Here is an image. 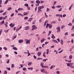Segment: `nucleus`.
<instances>
[{"label": "nucleus", "mask_w": 74, "mask_h": 74, "mask_svg": "<svg viewBox=\"0 0 74 74\" xmlns=\"http://www.w3.org/2000/svg\"><path fill=\"white\" fill-rule=\"evenodd\" d=\"M24 41L26 42V43L27 44H30V40H28L27 39H25L24 40Z\"/></svg>", "instance_id": "obj_1"}, {"label": "nucleus", "mask_w": 74, "mask_h": 74, "mask_svg": "<svg viewBox=\"0 0 74 74\" xmlns=\"http://www.w3.org/2000/svg\"><path fill=\"white\" fill-rule=\"evenodd\" d=\"M32 28L31 29V30H36L37 29V27L36 26V25H34L32 26Z\"/></svg>", "instance_id": "obj_2"}, {"label": "nucleus", "mask_w": 74, "mask_h": 74, "mask_svg": "<svg viewBox=\"0 0 74 74\" xmlns=\"http://www.w3.org/2000/svg\"><path fill=\"white\" fill-rule=\"evenodd\" d=\"M22 27L21 26L19 28H17L16 30V32H18L19 30H20L22 29Z\"/></svg>", "instance_id": "obj_3"}, {"label": "nucleus", "mask_w": 74, "mask_h": 74, "mask_svg": "<svg viewBox=\"0 0 74 74\" xmlns=\"http://www.w3.org/2000/svg\"><path fill=\"white\" fill-rule=\"evenodd\" d=\"M29 29H30V27H29V26H27L25 27V30H28Z\"/></svg>", "instance_id": "obj_4"}, {"label": "nucleus", "mask_w": 74, "mask_h": 74, "mask_svg": "<svg viewBox=\"0 0 74 74\" xmlns=\"http://www.w3.org/2000/svg\"><path fill=\"white\" fill-rule=\"evenodd\" d=\"M56 29H57V32H60V27H57V28H56Z\"/></svg>", "instance_id": "obj_5"}, {"label": "nucleus", "mask_w": 74, "mask_h": 74, "mask_svg": "<svg viewBox=\"0 0 74 74\" xmlns=\"http://www.w3.org/2000/svg\"><path fill=\"white\" fill-rule=\"evenodd\" d=\"M56 16H60L61 18H62V14H57L56 15Z\"/></svg>", "instance_id": "obj_6"}, {"label": "nucleus", "mask_w": 74, "mask_h": 74, "mask_svg": "<svg viewBox=\"0 0 74 74\" xmlns=\"http://www.w3.org/2000/svg\"><path fill=\"white\" fill-rule=\"evenodd\" d=\"M23 42V40L22 39H21L18 40V42H19V43H20V44L22 43V42Z\"/></svg>", "instance_id": "obj_7"}, {"label": "nucleus", "mask_w": 74, "mask_h": 74, "mask_svg": "<svg viewBox=\"0 0 74 74\" xmlns=\"http://www.w3.org/2000/svg\"><path fill=\"white\" fill-rule=\"evenodd\" d=\"M44 7L43 6H39V7L38 8V9H39L40 10H41V9L44 8Z\"/></svg>", "instance_id": "obj_8"}, {"label": "nucleus", "mask_w": 74, "mask_h": 74, "mask_svg": "<svg viewBox=\"0 0 74 74\" xmlns=\"http://www.w3.org/2000/svg\"><path fill=\"white\" fill-rule=\"evenodd\" d=\"M22 10H23V9L22 8H19L18 9V11H22Z\"/></svg>", "instance_id": "obj_9"}, {"label": "nucleus", "mask_w": 74, "mask_h": 74, "mask_svg": "<svg viewBox=\"0 0 74 74\" xmlns=\"http://www.w3.org/2000/svg\"><path fill=\"white\" fill-rule=\"evenodd\" d=\"M7 18V16H6L4 17H1L0 19H6V18Z\"/></svg>", "instance_id": "obj_10"}, {"label": "nucleus", "mask_w": 74, "mask_h": 74, "mask_svg": "<svg viewBox=\"0 0 74 74\" xmlns=\"http://www.w3.org/2000/svg\"><path fill=\"white\" fill-rule=\"evenodd\" d=\"M28 14V13L27 12H24L23 13V15L26 16Z\"/></svg>", "instance_id": "obj_11"}, {"label": "nucleus", "mask_w": 74, "mask_h": 74, "mask_svg": "<svg viewBox=\"0 0 74 74\" xmlns=\"http://www.w3.org/2000/svg\"><path fill=\"white\" fill-rule=\"evenodd\" d=\"M36 4H39L40 3V1H39V0H37L36 1Z\"/></svg>", "instance_id": "obj_12"}, {"label": "nucleus", "mask_w": 74, "mask_h": 74, "mask_svg": "<svg viewBox=\"0 0 74 74\" xmlns=\"http://www.w3.org/2000/svg\"><path fill=\"white\" fill-rule=\"evenodd\" d=\"M52 41L54 42H56V43H58V41L54 39H53Z\"/></svg>", "instance_id": "obj_13"}, {"label": "nucleus", "mask_w": 74, "mask_h": 74, "mask_svg": "<svg viewBox=\"0 0 74 74\" xmlns=\"http://www.w3.org/2000/svg\"><path fill=\"white\" fill-rule=\"evenodd\" d=\"M45 53H46V52H44L43 54V56L45 58H46V56H45Z\"/></svg>", "instance_id": "obj_14"}, {"label": "nucleus", "mask_w": 74, "mask_h": 74, "mask_svg": "<svg viewBox=\"0 0 74 74\" xmlns=\"http://www.w3.org/2000/svg\"><path fill=\"white\" fill-rule=\"evenodd\" d=\"M41 55V53L39 52L38 53V56H40Z\"/></svg>", "instance_id": "obj_15"}, {"label": "nucleus", "mask_w": 74, "mask_h": 74, "mask_svg": "<svg viewBox=\"0 0 74 74\" xmlns=\"http://www.w3.org/2000/svg\"><path fill=\"white\" fill-rule=\"evenodd\" d=\"M73 58V56L71 55L69 56V59L70 60H71Z\"/></svg>", "instance_id": "obj_16"}, {"label": "nucleus", "mask_w": 74, "mask_h": 74, "mask_svg": "<svg viewBox=\"0 0 74 74\" xmlns=\"http://www.w3.org/2000/svg\"><path fill=\"white\" fill-rule=\"evenodd\" d=\"M13 49H14L15 51H17V50H18V49L15 47H13Z\"/></svg>", "instance_id": "obj_17"}, {"label": "nucleus", "mask_w": 74, "mask_h": 74, "mask_svg": "<svg viewBox=\"0 0 74 74\" xmlns=\"http://www.w3.org/2000/svg\"><path fill=\"white\" fill-rule=\"evenodd\" d=\"M45 41V38H43L40 41L41 42H43Z\"/></svg>", "instance_id": "obj_18"}, {"label": "nucleus", "mask_w": 74, "mask_h": 74, "mask_svg": "<svg viewBox=\"0 0 74 74\" xmlns=\"http://www.w3.org/2000/svg\"><path fill=\"white\" fill-rule=\"evenodd\" d=\"M31 64H32V62H29L28 64V66H31Z\"/></svg>", "instance_id": "obj_19"}, {"label": "nucleus", "mask_w": 74, "mask_h": 74, "mask_svg": "<svg viewBox=\"0 0 74 74\" xmlns=\"http://www.w3.org/2000/svg\"><path fill=\"white\" fill-rule=\"evenodd\" d=\"M11 10H12V8H11V7L8 8L7 9V10L8 11H10Z\"/></svg>", "instance_id": "obj_20"}, {"label": "nucleus", "mask_w": 74, "mask_h": 74, "mask_svg": "<svg viewBox=\"0 0 74 74\" xmlns=\"http://www.w3.org/2000/svg\"><path fill=\"white\" fill-rule=\"evenodd\" d=\"M40 71L42 73H44V69H40Z\"/></svg>", "instance_id": "obj_21"}, {"label": "nucleus", "mask_w": 74, "mask_h": 74, "mask_svg": "<svg viewBox=\"0 0 74 74\" xmlns=\"http://www.w3.org/2000/svg\"><path fill=\"white\" fill-rule=\"evenodd\" d=\"M4 21H3L0 23V25H2L4 24Z\"/></svg>", "instance_id": "obj_22"}, {"label": "nucleus", "mask_w": 74, "mask_h": 74, "mask_svg": "<svg viewBox=\"0 0 74 74\" xmlns=\"http://www.w3.org/2000/svg\"><path fill=\"white\" fill-rule=\"evenodd\" d=\"M53 67H55V65H53L51 66L50 68V69L51 70L52 69H53Z\"/></svg>", "instance_id": "obj_23"}, {"label": "nucleus", "mask_w": 74, "mask_h": 74, "mask_svg": "<svg viewBox=\"0 0 74 74\" xmlns=\"http://www.w3.org/2000/svg\"><path fill=\"white\" fill-rule=\"evenodd\" d=\"M60 43H61V45H63V40H61Z\"/></svg>", "instance_id": "obj_24"}, {"label": "nucleus", "mask_w": 74, "mask_h": 74, "mask_svg": "<svg viewBox=\"0 0 74 74\" xmlns=\"http://www.w3.org/2000/svg\"><path fill=\"white\" fill-rule=\"evenodd\" d=\"M8 0H6L4 2V4H7V3H8Z\"/></svg>", "instance_id": "obj_25"}, {"label": "nucleus", "mask_w": 74, "mask_h": 74, "mask_svg": "<svg viewBox=\"0 0 74 74\" xmlns=\"http://www.w3.org/2000/svg\"><path fill=\"white\" fill-rule=\"evenodd\" d=\"M47 52L46 53L47 54V55L49 53V49H47L46 50Z\"/></svg>", "instance_id": "obj_26"}, {"label": "nucleus", "mask_w": 74, "mask_h": 74, "mask_svg": "<svg viewBox=\"0 0 74 74\" xmlns=\"http://www.w3.org/2000/svg\"><path fill=\"white\" fill-rule=\"evenodd\" d=\"M43 65H44V64H43V63H41L40 64V66H41L42 67V68H43V67H44V66H43Z\"/></svg>", "instance_id": "obj_27"}, {"label": "nucleus", "mask_w": 74, "mask_h": 74, "mask_svg": "<svg viewBox=\"0 0 74 74\" xmlns=\"http://www.w3.org/2000/svg\"><path fill=\"white\" fill-rule=\"evenodd\" d=\"M51 38H55V36H54V35L52 34V36L51 37Z\"/></svg>", "instance_id": "obj_28"}, {"label": "nucleus", "mask_w": 74, "mask_h": 74, "mask_svg": "<svg viewBox=\"0 0 74 74\" xmlns=\"http://www.w3.org/2000/svg\"><path fill=\"white\" fill-rule=\"evenodd\" d=\"M16 35H15V36H13L12 38V40H14L15 38H16Z\"/></svg>", "instance_id": "obj_29"}, {"label": "nucleus", "mask_w": 74, "mask_h": 74, "mask_svg": "<svg viewBox=\"0 0 74 74\" xmlns=\"http://www.w3.org/2000/svg\"><path fill=\"white\" fill-rule=\"evenodd\" d=\"M62 7L60 5H58L57 6H56V8H60V7Z\"/></svg>", "instance_id": "obj_30"}, {"label": "nucleus", "mask_w": 74, "mask_h": 74, "mask_svg": "<svg viewBox=\"0 0 74 74\" xmlns=\"http://www.w3.org/2000/svg\"><path fill=\"white\" fill-rule=\"evenodd\" d=\"M28 70H32L33 69V68L32 67H31V68H28Z\"/></svg>", "instance_id": "obj_31"}, {"label": "nucleus", "mask_w": 74, "mask_h": 74, "mask_svg": "<svg viewBox=\"0 0 74 74\" xmlns=\"http://www.w3.org/2000/svg\"><path fill=\"white\" fill-rule=\"evenodd\" d=\"M51 33H52V31H49L48 35L49 36V35H50V34H51Z\"/></svg>", "instance_id": "obj_32"}, {"label": "nucleus", "mask_w": 74, "mask_h": 74, "mask_svg": "<svg viewBox=\"0 0 74 74\" xmlns=\"http://www.w3.org/2000/svg\"><path fill=\"white\" fill-rule=\"evenodd\" d=\"M38 12H41V11H42L40 9H38Z\"/></svg>", "instance_id": "obj_33"}, {"label": "nucleus", "mask_w": 74, "mask_h": 74, "mask_svg": "<svg viewBox=\"0 0 74 74\" xmlns=\"http://www.w3.org/2000/svg\"><path fill=\"white\" fill-rule=\"evenodd\" d=\"M49 24L48 23H47V25L46 26V28H48L49 27Z\"/></svg>", "instance_id": "obj_34"}, {"label": "nucleus", "mask_w": 74, "mask_h": 74, "mask_svg": "<svg viewBox=\"0 0 74 74\" xmlns=\"http://www.w3.org/2000/svg\"><path fill=\"white\" fill-rule=\"evenodd\" d=\"M24 5L25 6H26V7H28V6H29V5L27 3H25L24 4Z\"/></svg>", "instance_id": "obj_35"}, {"label": "nucleus", "mask_w": 74, "mask_h": 74, "mask_svg": "<svg viewBox=\"0 0 74 74\" xmlns=\"http://www.w3.org/2000/svg\"><path fill=\"white\" fill-rule=\"evenodd\" d=\"M18 15H21L22 17H23V15H22L21 14H20V13H18Z\"/></svg>", "instance_id": "obj_36"}, {"label": "nucleus", "mask_w": 74, "mask_h": 74, "mask_svg": "<svg viewBox=\"0 0 74 74\" xmlns=\"http://www.w3.org/2000/svg\"><path fill=\"white\" fill-rule=\"evenodd\" d=\"M7 24H8V22H6V24H5V27H8V25H7Z\"/></svg>", "instance_id": "obj_37"}, {"label": "nucleus", "mask_w": 74, "mask_h": 74, "mask_svg": "<svg viewBox=\"0 0 74 74\" xmlns=\"http://www.w3.org/2000/svg\"><path fill=\"white\" fill-rule=\"evenodd\" d=\"M63 50L62 49L58 53H62V52H63Z\"/></svg>", "instance_id": "obj_38"}, {"label": "nucleus", "mask_w": 74, "mask_h": 74, "mask_svg": "<svg viewBox=\"0 0 74 74\" xmlns=\"http://www.w3.org/2000/svg\"><path fill=\"white\" fill-rule=\"evenodd\" d=\"M4 10H0V13H3V12H4Z\"/></svg>", "instance_id": "obj_39"}, {"label": "nucleus", "mask_w": 74, "mask_h": 74, "mask_svg": "<svg viewBox=\"0 0 74 74\" xmlns=\"http://www.w3.org/2000/svg\"><path fill=\"white\" fill-rule=\"evenodd\" d=\"M7 74V71H4V74Z\"/></svg>", "instance_id": "obj_40"}, {"label": "nucleus", "mask_w": 74, "mask_h": 74, "mask_svg": "<svg viewBox=\"0 0 74 74\" xmlns=\"http://www.w3.org/2000/svg\"><path fill=\"white\" fill-rule=\"evenodd\" d=\"M65 27V26L64 25H62V26L61 27L62 29H63V28H64V27Z\"/></svg>", "instance_id": "obj_41"}, {"label": "nucleus", "mask_w": 74, "mask_h": 74, "mask_svg": "<svg viewBox=\"0 0 74 74\" xmlns=\"http://www.w3.org/2000/svg\"><path fill=\"white\" fill-rule=\"evenodd\" d=\"M70 67L71 68H72V69H74V66H72L71 65H70Z\"/></svg>", "instance_id": "obj_42"}, {"label": "nucleus", "mask_w": 74, "mask_h": 74, "mask_svg": "<svg viewBox=\"0 0 74 74\" xmlns=\"http://www.w3.org/2000/svg\"><path fill=\"white\" fill-rule=\"evenodd\" d=\"M9 30H5L4 32H5V33H7L8 32Z\"/></svg>", "instance_id": "obj_43"}, {"label": "nucleus", "mask_w": 74, "mask_h": 74, "mask_svg": "<svg viewBox=\"0 0 74 74\" xmlns=\"http://www.w3.org/2000/svg\"><path fill=\"white\" fill-rule=\"evenodd\" d=\"M45 16L46 18H48V15H47V14H46V13H45Z\"/></svg>", "instance_id": "obj_44"}, {"label": "nucleus", "mask_w": 74, "mask_h": 74, "mask_svg": "<svg viewBox=\"0 0 74 74\" xmlns=\"http://www.w3.org/2000/svg\"><path fill=\"white\" fill-rule=\"evenodd\" d=\"M49 29H51L52 27V25H51L49 24Z\"/></svg>", "instance_id": "obj_45"}, {"label": "nucleus", "mask_w": 74, "mask_h": 74, "mask_svg": "<svg viewBox=\"0 0 74 74\" xmlns=\"http://www.w3.org/2000/svg\"><path fill=\"white\" fill-rule=\"evenodd\" d=\"M33 57L35 59H37V57H36V56H35V55H34L33 56Z\"/></svg>", "instance_id": "obj_46"}, {"label": "nucleus", "mask_w": 74, "mask_h": 74, "mask_svg": "<svg viewBox=\"0 0 74 74\" xmlns=\"http://www.w3.org/2000/svg\"><path fill=\"white\" fill-rule=\"evenodd\" d=\"M51 8H52V9H55V6H53L51 7Z\"/></svg>", "instance_id": "obj_47"}, {"label": "nucleus", "mask_w": 74, "mask_h": 74, "mask_svg": "<svg viewBox=\"0 0 74 74\" xmlns=\"http://www.w3.org/2000/svg\"><path fill=\"white\" fill-rule=\"evenodd\" d=\"M49 8H47V12H49Z\"/></svg>", "instance_id": "obj_48"}, {"label": "nucleus", "mask_w": 74, "mask_h": 74, "mask_svg": "<svg viewBox=\"0 0 74 74\" xmlns=\"http://www.w3.org/2000/svg\"><path fill=\"white\" fill-rule=\"evenodd\" d=\"M67 66H69V67H70V63H67Z\"/></svg>", "instance_id": "obj_49"}, {"label": "nucleus", "mask_w": 74, "mask_h": 74, "mask_svg": "<svg viewBox=\"0 0 74 74\" xmlns=\"http://www.w3.org/2000/svg\"><path fill=\"white\" fill-rule=\"evenodd\" d=\"M62 8H61L60 9L58 10V11H59V12H60V11H62Z\"/></svg>", "instance_id": "obj_50"}, {"label": "nucleus", "mask_w": 74, "mask_h": 74, "mask_svg": "<svg viewBox=\"0 0 74 74\" xmlns=\"http://www.w3.org/2000/svg\"><path fill=\"white\" fill-rule=\"evenodd\" d=\"M5 14H6V12H5L2 14L3 15H5Z\"/></svg>", "instance_id": "obj_51"}, {"label": "nucleus", "mask_w": 74, "mask_h": 74, "mask_svg": "<svg viewBox=\"0 0 74 74\" xmlns=\"http://www.w3.org/2000/svg\"><path fill=\"white\" fill-rule=\"evenodd\" d=\"M3 48L5 50H7V48H6V47H4Z\"/></svg>", "instance_id": "obj_52"}, {"label": "nucleus", "mask_w": 74, "mask_h": 74, "mask_svg": "<svg viewBox=\"0 0 74 74\" xmlns=\"http://www.w3.org/2000/svg\"><path fill=\"white\" fill-rule=\"evenodd\" d=\"M57 74H60V71H58L56 72Z\"/></svg>", "instance_id": "obj_53"}, {"label": "nucleus", "mask_w": 74, "mask_h": 74, "mask_svg": "<svg viewBox=\"0 0 74 74\" xmlns=\"http://www.w3.org/2000/svg\"><path fill=\"white\" fill-rule=\"evenodd\" d=\"M12 68L14 67V64H12Z\"/></svg>", "instance_id": "obj_54"}, {"label": "nucleus", "mask_w": 74, "mask_h": 74, "mask_svg": "<svg viewBox=\"0 0 74 74\" xmlns=\"http://www.w3.org/2000/svg\"><path fill=\"white\" fill-rule=\"evenodd\" d=\"M26 68L25 67H24L23 68V70L24 71H25V70H26Z\"/></svg>", "instance_id": "obj_55"}, {"label": "nucleus", "mask_w": 74, "mask_h": 74, "mask_svg": "<svg viewBox=\"0 0 74 74\" xmlns=\"http://www.w3.org/2000/svg\"><path fill=\"white\" fill-rule=\"evenodd\" d=\"M65 16H66V14H64L62 15V17H65Z\"/></svg>", "instance_id": "obj_56"}, {"label": "nucleus", "mask_w": 74, "mask_h": 74, "mask_svg": "<svg viewBox=\"0 0 74 74\" xmlns=\"http://www.w3.org/2000/svg\"><path fill=\"white\" fill-rule=\"evenodd\" d=\"M38 60H41H41H42V58H38Z\"/></svg>", "instance_id": "obj_57"}, {"label": "nucleus", "mask_w": 74, "mask_h": 74, "mask_svg": "<svg viewBox=\"0 0 74 74\" xmlns=\"http://www.w3.org/2000/svg\"><path fill=\"white\" fill-rule=\"evenodd\" d=\"M68 25H69V26H72V24L71 23H69Z\"/></svg>", "instance_id": "obj_58"}, {"label": "nucleus", "mask_w": 74, "mask_h": 74, "mask_svg": "<svg viewBox=\"0 0 74 74\" xmlns=\"http://www.w3.org/2000/svg\"><path fill=\"white\" fill-rule=\"evenodd\" d=\"M27 8L28 10H30V8L29 7H27Z\"/></svg>", "instance_id": "obj_59"}, {"label": "nucleus", "mask_w": 74, "mask_h": 74, "mask_svg": "<svg viewBox=\"0 0 74 74\" xmlns=\"http://www.w3.org/2000/svg\"><path fill=\"white\" fill-rule=\"evenodd\" d=\"M32 20L31 19H29L28 20V22H31V21H32Z\"/></svg>", "instance_id": "obj_60"}, {"label": "nucleus", "mask_w": 74, "mask_h": 74, "mask_svg": "<svg viewBox=\"0 0 74 74\" xmlns=\"http://www.w3.org/2000/svg\"><path fill=\"white\" fill-rule=\"evenodd\" d=\"M64 34H65V36H66V35H67H67H68V33L66 32Z\"/></svg>", "instance_id": "obj_61"}, {"label": "nucleus", "mask_w": 74, "mask_h": 74, "mask_svg": "<svg viewBox=\"0 0 74 74\" xmlns=\"http://www.w3.org/2000/svg\"><path fill=\"white\" fill-rule=\"evenodd\" d=\"M57 3V2L56 1H55L54 3V5H55V4H56Z\"/></svg>", "instance_id": "obj_62"}, {"label": "nucleus", "mask_w": 74, "mask_h": 74, "mask_svg": "<svg viewBox=\"0 0 74 74\" xmlns=\"http://www.w3.org/2000/svg\"><path fill=\"white\" fill-rule=\"evenodd\" d=\"M72 28L71 29V30H73V29H74V26H72Z\"/></svg>", "instance_id": "obj_63"}, {"label": "nucleus", "mask_w": 74, "mask_h": 74, "mask_svg": "<svg viewBox=\"0 0 74 74\" xmlns=\"http://www.w3.org/2000/svg\"><path fill=\"white\" fill-rule=\"evenodd\" d=\"M43 62H46V59H44L42 60Z\"/></svg>", "instance_id": "obj_64"}]
</instances>
